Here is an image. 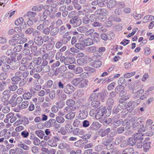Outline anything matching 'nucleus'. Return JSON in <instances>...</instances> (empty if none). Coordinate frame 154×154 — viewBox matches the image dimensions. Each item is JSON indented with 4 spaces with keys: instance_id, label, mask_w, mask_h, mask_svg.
Instances as JSON below:
<instances>
[{
    "instance_id": "19",
    "label": "nucleus",
    "mask_w": 154,
    "mask_h": 154,
    "mask_svg": "<svg viewBox=\"0 0 154 154\" xmlns=\"http://www.w3.org/2000/svg\"><path fill=\"white\" fill-rule=\"evenodd\" d=\"M110 131V128H108L105 130L100 129L99 131V134L102 137H104Z\"/></svg>"
},
{
    "instance_id": "45",
    "label": "nucleus",
    "mask_w": 154,
    "mask_h": 154,
    "mask_svg": "<svg viewBox=\"0 0 154 154\" xmlns=\"http://www.w3.org/2000/svg\"><path fill=\"white\" fill-rule=\"evenodd\" d=\"M83 72V69L81 67H78L74 69L73 72L76 74L81 73Z\"/></svg>"
},
{
    "instance_id": "25",
    "label": "nucleus",
    "mask_w": 154,
    "mask_h": 154,
    "mask_svg": "<svg viewBox=\"0 0 154 154\" xmlns=\"http://www.w3.org/2000/svg\"><path fill=\"white\" fill-rule=\"evenodd\" d=\"M137 142V141L135 137H130L128 140L127 143L128 145L134 146Z\"/></svg>"
},
{
    "instance_id": "59",
    "label": "nucleus",
    "mask_w": 154,
    "mask_h": 154,
    "mask_svg": "<svg viewBox=\"0 0 154 154\" xmlns=\"http://www.w3.org/2000/svg\"><path fill=\"white\" fill-rule=\"evenodd\" d=\"M58 31L57 29L54 28L52 29L50 31V34L51 35L54 36L56 35L58 33Z\"/></svg>"
},
{
    "instance_id": "28",
    "label": "nucleus",
    "mask_w": 154,
    "mask_h": 154,
    "mask_svg": "<svg viewBox=\"0 0 154 154\" xmlns=\"http://www.w3.org/2000/svg\"><path fill=\"white\" fill-rule=\"evenodd\" d=\"M47 143L49 146L53 147H56L57 145V143L53 139L48 141Z\"/></svg>"
},
{
    "instance_id": "53",
    "label": "nucleus",
    "mask_w": 154,
    "mask_h": 154,
    "mask_svg": "<svg viewBox=\"0 0 154 154\" xmlns=\"http://www.w3.org/2000/svg\"><path fill=\"white\" fill-rule=\"evenodd\" d=\"M31 151L33 153L37 154L39 152V148L38 147L34 146L32 147Z\"/></svg>"
},
{
    "instance_id": "23",
    "label": "nucleus",
    "mask_w": 154,
    "mask_h": 154,
    "mask_svg": "<svg viewBox=\"0 0 154 154\" xmlns=\"http://www.w3.org/2000/svg\"><path fill=\"white\" fill-rule=\"evenodd\" d=\"M56 122V120L53 119H50L48 121L45 122V125L48 127H51Z\"/></svg>"
},
{
    "instance_id": "10",
    "label": "nucleus",
    "mask_w": 154,
    "mask_h": 154,
    "mask_svg": "<svg viewBox=\"0 0 154 154\" xmlns=\"http://www.w3.org/2000/svg\"><path fill=\"white\" fill-rule=\"evenodd\" d=\"M49 24V21L48 20H46L42 24H41L38 26L37 27V29L40 31L43 30L44 28L48 26Z\"/></svg>"
},
{
    "instance_id": "1",
    "label": "nucleus",
    "mask_w": 154,
    "mask_h": 154,
    "mask_svg": "<svg viewBox=\"0 0 154 154\" xmlns=\"http://www.w3.org/2000/svg\"><path fill=\"white\" fill-rule=\"evenodd\" d=\"M22 75V72L17 71L15 74L14 75L11 79L13 84H17L19 83L21 79V77Z\"/></svg>"
},
{
    "instance_id": "13",
    "label": "nucleus",
    "mask_w": 154,
    "mask_h": 154,
    "mask_svg": "<svg viewBox=\"0 0 154 154\" xmlns=\"http://www.w3.org/2000/svg\"><path fill=\"white\" fill-rule=\"evenodd\" d=\"M73 133L75 135L80 136L85 134V132L83 130L77 128L73 130Z\"/></svg>"
},
{
    "instance_id": "2",
    "label": "nucleus",
    "mask_w": 154,
    "mask_h": 154,
    "mask_svg": "<svg viewBox=\"0 0 154 154\" xmlns=\"http://www.w3.org/2000/svg\"><path fill=\"white\" fill-rule=\"evenodd\" d=\"M85 108L86 107L84 106H80L79 107V109L80 112L79 116V119H83L87 117L88 114Z\"/></svg>"
},
{
    "instance_id": "64",
    "label": "nucleus",
    "mask_w": 154,
    "mask_h": 154,
    "mask_svg": "<svg viewBox=\"0 0 154 154\" xmlns=\"http://www.w3.org/2000/svg\"><path fill=\"white\" fill-rule=\"evenodd\" d=\"M133 151L131 148H127L123 151L122 154H131V152Z\"/></svg>"
},
{
    "instance_id": "31",
    "label": "nucleus",
    "mask_w": 154,
    "mask_h": 154,
    "mask_svg": "<svg viewBox=\"0 0 154 154\" xmlns=\"http://www.w3.org/2000/svg\"><path fill=\"white\" fill-rule=\"evenodd\" d=\"M49 6L48 5H45L44 6L43 5H41L39 7H35L33 8V9H34L35 10H39V11L40 10H41L43 8L45 10H47V9L49 8Z\"/></svg>"
},
{
    "instance_id": "42",
    "label": "nucleus",
    "mask_w": 154,
    "mask_h": 154,
    "mask_svg": "<svg viewBox=\"0 0 154 154\" xmlns=\"http://www.w3.org/2000/svg\"><path fill=\"white\" fill-rule=\"evenodd\" d=\"M59 33L61 35H63L65 33L66 31V29L64 25L62 26L59 29Z\"/></svg>"
},
{
    "instance_id": "57",
    "label": "nucleus",
    "mask_w": 154,
    "mask_h": 154,
    "mask_svg": "<svg viewBox=\"0 0 154 154\" xmlns=\"http://www.w3.org/2000/svg\"><path fill=\"white\" fill-rule=\"evenodd\" d=\"M16 84H13L10 85L8 87V89L10 91H14L17 89L18 88V86L16 85Z\"/></svg>"
},
{
    "instance_id": "26",
    "label": "nucleus",
    "mask_w": 154,
    "mask_h": 154,
    "mask_svg": "<svg viewBox=\"0 0 154 154\" xmlns=\"http://www.w3.org/2000/svg\"><path fill=\"white\" fill-rule=\"evenodd\" d=\"M116 2L114 0H110L107 4V6L109 8H112L115 7Z\"/></svg>"
},
{
    "instance_id": "3",
    "label": "nucleus",
    "mask_w": 154,
    "mask_h": 154,
    "mask_svg": "<svg viewBox=\"0 0 154 154\" xmlns=\"http://www.w3.org/2000/svg\"><path fill=\"white\" fill-rule=\"evenodd\" d=\"M10 93L11 91L9 90H6L2 93L3 96L2 98V101L5 105H7L8 104V100L10 97Z\"/></svg>"
},
{
    "instance_id": "36",
    "label": "nucleus",
    "mask_w": 154,
    "mask_h": 154,
    "mask_svg": "<svg viewBox=\"0 0 154 154\" xmlns=\"http://www.w3.org/2000/svg\"><path fill=\"white\" fill-rule=\"evenodd\" d=\"M81 79L76 78L74 79L72 82V84L75 86L79 87Z\"/></svg>"
},
{
    "instance_id": "61",
    "label": "nucleus",
    "mask_w": 154,
    "mask_h": 154,
    "mask_svg": "<svg viewBox=\"0 0 154 154\" xmlns=\"http://www.w3.org/2000/svg\"><path fill=\"white\" fill-rule=\"evenodd\" d=\"M48 14V13L46 11L44 12L43 15L40 16V20L42 21H44L46 19Z\"/></svg>"
},
{
    "instance_id": "7",
    "label": "nucleus",
    "mask_w": 154,
    "mask_h": 154,
    "mask_svg": "<svg viewBox=\"0 0 154 154\" xmlns=\"http://www.w3.org/2000/svg\"><path fill=\"white\" fill-rule=\"evenodd\" d=\"M101 38L104 40H111L114 38L113 33H110L109 34H106L105 33H102L101 35Z\"/></svg>"
},
{
    "instance_id": "12",
    "label": "nucleus",
    "mask_w": 154,
    "mask_h": 154,
    "mask_svg": "<svg viewBox=\"0 0 154 154\" xmlns=\"http://www.w3.org/2000/svg\"><path fill=\"white\" fill-rule=\"evenodd\" d=\"M101 126V125L98 122H93L90 127V128L92 130H97Z\"/></svg>"
},
{
    "instance_id": "60",
    "label": "nucleus",
    "mask_w": 154,
    "mask_h": 154,
    "mask_svg": "<svg viewBox=\"0 0 154 154\" xmlns=\"http://www.w3.org/2000/svg\"><path fill=\"white\" fill-rule=\"evenodd\" d=\"M27 80L26 78H24L20 80L19 83V85L20 87L23 86L26 83Z\"/></svg>"
},
{
    "instance_id": "24",
    "label": "nucleus",
    "mask_w": 154,
    "mask_h": 154,
    "mask_svg": "<svg viewBox=\"0 0 154 154\" xmlns=\"http://www.w3.org/2000/svg\"><path fill=\"white\" fill-rule=\"evenodd\" d=\"M91 66L96 68H98L100 67L102 65V62L100 61H94L91 63Z\"/></svg>"
},
{
    "instance_id": "47",
    "label": "nucleus",
    "mask_w": 154,
    "mask_h": 154,
    "mask_svg": "<svg viewBox=\"0 0 154 154\" xmlns=\"http://www.w3.org/2000/svg\"><path fill=\"white\" fill-rule=\"evenodd\" d=\"M85 60L84 58L79 59L77 60V62L79 65L83 66L86 63Z\"/></svg>"
},
{
    "instance_id": "29",
    "label": "nucleus",
    "mask_w": 154,
    "mask_h": 154,
    "mask_svg": "<svg viewBox=\"0 0 154 154\" xmlns=\"http://www.w3.org/2000/svg\"><path fill=\"white\" fill-rule=\"evenodd\" d=\"M23 97L24 100H29L32 97V94L28 92L24 93L23 94Z\"/></svg>"
},
{
    "instance_id": "30",
    "label": "nucleus",
    "mask_w": 154,
    "mask_h": 154,
    "mask_svg": "<svg viewBox=\"0 0 154 154\" xmlns=\"http://www.w3.org/2000/svg\"><path fill=\"white\" fill-rule=\"evenodd\" d=\"M75 112H70L67 114L65 116V118L68 119L72 120L75 116Z\"/></svg>"
},
{
    "instance_id": "22",
    "label": "nucleus",
    "mask_w": 154,
    "mask_h": 154,
    "mask_svg": "<svg viewBox=\"0 0 154 154\" xmlns=\"http://www.w3.org/2000/svg\"><path fill=\"white\" fill-rule=\"evenodd\" d=\"M29 103L28 101L25 100L22 102L21 104L19 105V107L21 109H26L28 106Z\"/></svg>"
},
{
    "instance_id": "21",
    "label": "nucleus",
    "mask_w": 154,
    "mask_h": 154,
    "mask_svg": "<svg viewBox=\"0 0 154 154\" xmlns=\"http://www.w3.org/2000/svg\"><path fill=\"white\" fill-rule=\"evenodd\" d=\"M88 83L87 80L84 79H81L78 87L79 88H83L87 86Z\"/></svg>"
},
{
    "instance_id": "8",
    "label": "nucleus",
    "mask_w": 154,
    "mask_h": 154,
    "mask_svg": "<svg viewBox=\"0 0 154 154\" xmlns=\"http://www.w3.org/2000/svg\"><path fill=\"white\" fill-rule=\"evenodd\" d=\"M75 88L71 85H67L64 88V91L66 94H70L74 91Z\"/></svg>"
},
{
    "instance_id": "15",
    "label": "nucleus",
    "mask_w": 154,
    "mask_h": 154,
    "mask_svg": "<svg viewBox=\"0 0 154 154\" xmlns=\"http://www.w3.org/2000/svg\"><path fill=\"white\" fill-rule=\"evenodd\" d=\"M144 134L142 133H137L134 134V137L135 138L137 141L139 140L142 141L144 139Z\"/></svg>"
},
{
    "instance_id": "56",
    "label": "nucleus",
    "mask_w": 154,
    "mask_h": 154,
    "mask_svg": "<svg viewBox=\"0 0 154 154\" xmlns=\"http://www.w3.org/2000/svg\"><path fill=\"white\" fill-rule=\"evenodd\" d=\"M21 135L22 137L24 138H27L29 135V132L26 130H25L21 132Z\"/></svg>"
},
{
    "instance_id": "49",
    "label": "nucleus",
    "mask_w": 154,
    "mask_h": 154,
    "mask_svg": "<svg viewBox=\"0 0 154 154\" xmlns=\"http://www.w3.org/2000/svg\"><path fill=\"white\" fill-rule=\"evenodd\" d=\"M85 70L88 72L90 73H93L96 71L95 69L89 66H87L84 68Z\"/></svg>"
},
{
    "instance_id": "50",
    "label": "nucleus",
    "mask_w": 154,
    "mask_h": 154,
    "mask_svg": "<svg viewBox=\"0 0 154 154\" xmlns=\"http://www.w3.org/2000/svg\"><path fill=\"white\" fill-rule=\"evenodd\" d=\"M150 143L149 142L146 143L143 145V147L145 152H147L150 148Z\"/></svg>"
},
{
    "instance_id": "20",
    "label": "nucleus",
    "mask_w": 154,
    "mask_h": 154,
    "mask_svg": "<svg viewBox=\"0 0 154 154\" xmlns=\"http://www.w3.org/2000/svg\"><path fill=\"white\" fill-rule=\"evenodd\" d=\"M83 43H84L85 45L88 46L93 44V41L92 39L88 38L83 40Z\"/></svg>"
},
{
    "instance_id": "34",
    "label": "nucleus",
    "mask_w": 154,
    "mask_h": 154,
    "mask_svg": "<svg viewBox=\"0 0 154 154\" xmlns=\"http://www.w3.org/2000/svg\"><path fill=\"white\" fill-rule=\"evenodd\" d=\"M35 134L40 138L42 139L45 135L44 132L41 130L36 131Z\"/></svg>"
},
{
    "instance_id": "14",
    "label": "nucleus",
    "mask_w": 154,
    "mask_h": 154,
    "mask_svg": "<svg viewBox=\"0 0 154 154\" xmlns=\"http://www.w3.org/2000/svg\"><path fill=\"white\" fill-rule=\"evenodd\" d=\"M102 95V94L100 93L97 94L93 93L90 96V99L91 101H92L95 99H100Z\"/></svg>"
},
{
    "instance_id": "38",
    "label": "nucleus",
    "mask_w": 154,
    "mask_h": 154,
    "mask_svg": "<svg viewBox=\"0 0 154 154\" xmlns=\"http://www.w3.org/2000/svg\"><path fill=\"white\" fill-rule=\"evenodd\" d=\"M78 31L81 33H85L88 30L87 28L85 26H80L77 28Z\"/></svg>"
},
{
    "instance_id": "17",
    "label": "nucleus",
    "mask_w": 154,
    "mask_h": 154,
    "mask_svg": "<svg viewBox=\"0 0 154 154\" xmlns=\"http://www.w3.org/2000/svg\"><path fill=\"white\" fill-rule=\"evenodd\" d=\"M110 141L111 140H110L107 139L103 142V144L105 146H107L106 149L108 150L110 149L113 146L112 144H111Z\"/></svg>"
},
{
    "instance_id": "35",
    "label": "nucleus",
    "mask_w": 154,
    "mask_h": 154,
    "mask_svg": "<svg viewBox=\"0 0 154 154\" xmlns=\"http://www.w3.org/2000/svg\"><path fill=\"white\" fill-rule=\"evenodd\" d=\"M36 13L35 12L30 11L27 13V16L29 17V19L33 20H34L35 16L36 15Z\"/></svg>"
},
{
    "instance_id": "40",
    "label": "nucleus",
    "mask_w": 154,
    "mask_h": 154,
    "mask_svg": "<svg viewBox=\"0 0 154 154\" xmlns=\"http://www.w3.org/2000/svg\"><path fill=\"white\" fill-rule=\"evenodd\" d=\"M69 146V145L67 144L64 142H62L60 143L58 146V148L60 149H63L66 148H68Z\"/></svg>"
},
{
    "instance_id": "6",
    "label": "nucleus",
    "mask_w": 154,
    "mask_h": 154,
    "mask_svg": "<svg viewBox=\"0 0 154 154\" xmlns=\"http://www.w3.org/2000/svg\"><path fill=\"white\" fill-rule=\"evenodd\" d=\"M141 119L140 118H138L136 120L134 118H131L129 121V122L132 123L133 128H135L138 126L141 123Z\"/></svg>"
},
{
    "instance_id": "11",
    "label": "nucleus",
    "mask_w": 154,
    "mask_h": 154,
    "mask_svg": "<svg viewBox=\"0 0 154 154\" xmlns=\"http://www.w3.org/2000/svg\"><path fill=\"white\" fill-rule=\"evenodd\" d=\"M35 43L37 45L40 46L43 44L42 37L41 36H36L34 39Z\"/></svg>"
},
{
    "instance_id": "4",
    "label": "nucleus",
    "mask_w": 154,
    "mask_h": 154,
    "mask_svg": "<svg viewBox=\"0 0 154 154\" xmlns=\"http://www.w3.org/2000/svg\"><path fill=\"white\" fill-rule=\"evenodd\" d=\"M82 22L81 19L75 16L70 20L69 23L72 25L73 27H75L80 26Z\"/></svg>"
},
{
    "instance_id": "37",
    "label": "nucleus",
    "mask_w": 154,
    "mask_h": 154,
    "mask_svg": "<svg viewBox=\"0 0 154 154\" xmlns=\"http://www.w3.org/2000/svg\"><path fill=\"white\" fill-rule=\"evenodd\" d=\"M81 122L79 119H75L73 123V125L75 127H79L81 125Z\"/></svg>"
},
{
    "instance_id": "54",
    "label": "nucleus",
    "mask_w": 154,
    "mask_h": 154,
    "mask_svg": "<svg viewBox=\"0 0 154 154\" xmlns=\"http://www.w3.org/2000/svg\"><path fill=\"white\" fill-rule=\"evenodd\" d=\"M124 89V87L122 85H118L116 87L115 91L117 93L120 92L122 90Z\"/></svg>"
},
{
    "instance_id": "43",
    "label": "nucleus",
    "mask_w": 154,
    "mask_h": 154,
    "mask_svg": "<svg viewBox=\"0 0 154 154\" xmlns=\"http://www.w3.org/2000/svg\"><path fill=\"white\" fill-rule=\"evenodd\" d=\"M143 18L145 19L144 22H146L153 20L154 19V17L152 15H147L145 16Z\"/></svg>"
},
{
    "instance_id": "18",
    "label": "nucleus",
    "mask_w": 154,
    "mask_h": 154,
    "mask_svg": "<svg viewBox=\"0 0 154 154\" xmlns=\"http://www.w3.org/2000/svg\"><path fill=\"white\" fill-rule=\"evenodd\" d=\"M107 11L104 8L98 9L95 11V13L100 15H104L106 14Z\"/></svg>"
},
{
    "instance_id": "5",
    "label": "nucleus",
    "mask_w": 154,
    "mask_h": 154,
    "mask_svg": "<svg viewBox=\"0 0 154 154\" xmlns=\"http://www.w3.org/2000/svg\"><path fill=\"white\" fill-rule=\"evenodd\" d=\"M107 111L106 108L105 107H103L102 108L98 109L96 115H95V118L97 119H103L104 118V113Z\"/></svg>"
},
{
    "instance_id": "63",
    "label": "nucleus",
    "mask_w": 154,
    "mask_h": 154,
    "mask_svg": "<svg viewBox=\"0 0 154 154\" xmlns=\"http://www.w3.org/2000/svg\"><path fill=\"white\" fill-rule=\"evenodd\" d=\"M125 82V79L123 77L119 78L118 81V84L120 85H122L124 84Z\"/></svg>"
},
{
    "instance_id": "32",
    "label": "nucleus",
    "mask_w": 154,
    "mask_h": 154,
    "mask_svg": "<svg viewBox=\"0 0 154 154\" xmlns=\"http://www.w3.org/2000/svg\"><path fill=\"white\" fill-rule=\"evenodd\" d=\"M34 44L33 41L32 40H30L28 41L27 43L24 44V47L25 48H31L34 45Z\"/></svg>"
},
{
    "instance_id": "55",
    "label": "nucleus",
    "mask_w": 154,
    "mask_h": 154,
    "mask_svg": "<svg viewBox=\"0 0 154 154\" xmlns=\"http://www.w3.org/2000/svg\"><path fill=\"white\" fill-rule=\"evenodd\" d=\"M100 103L98 99H95L93 100L91 103V105L93 107L98 106Z\"/></svg>"
},
{
    "instance_id": "44",
    "label": "nucleus",
    "mask_w": 154,
    "mask_h": 154,
    "mask_svg": "<svg viewBox=\"0 0 154 154\" xmlns=\"http://www.w3.org/2000/svg\"><path fill=\"white\" fill-rule=\"evenodd\" d=\"M75 46L77 48L80 50H83L85 48L84 43H77L75 44Z\"/></svg>"
},
{
    "instance_id": "33",
    "label": "nucleus",
    "mask_w": 154,
    "mask_h": 154,
    "mask_svg": "<svg viewBox=\"0 0 154 154\" xmlns=\"http://www.w3.org/2000/svg\"><path fill=\"white\" fill-rule=\"evenodd\" d=\"M32 137H31L30 139L33 140V143L35 145H39L40 143V140L39 139L36 137H34L32 138Z\"/></svg>"
},
{
    "instance_id": "52",
    "label": "nucleus",
    "mask_w": 154,
    "mask_h": 154,
    "mask_svg": "<svg viewBox=\"0 0 154 154\" xmlns=\"http://www.w3.org/2000/svg\"><path fill=\"white\" fill-rule=\"evenodd\" d=\"M23 48V46L21 45H18L15 47L13 49L14 52H19Z\"/></svg>"
},
{
    "instance_id": "16",
    "label": "nucleus",
    "mask_w": 154,
    "mask_h": 154,
    "mask_svg": "<svg viewBox=\"0 0 154 154\" xmlns=\"http://www.w3.org/2000/svg\"><path fill=\"white\" fill-rule=\"evenodd\" d=\"M75 101L71 99L68 100L66 102V104L67 106L71 107H75L76 110L78 107L76 105H75Z\"/></svg>"
},
{
    "instance_id": "39",
    "label": "nucleus",
    "mask_w": 154,
    "mask_h": 154,
    "mask_svg": "<svg viewBox=\"0 0 154 154\" xmlns=\"http://www.w3.org/2000/svg\"><path fill=\"white\" fill-rule=\"evenodd\" d=\"M23 17H21L16 20L15 22V24L17 26H21L23 24Z\"/></svg>"
},
{
    "instance_id": "46",
    "label": "nucleus",
    "mask_w": 154,
    "mask_h": 154,
    "mask_svg": "<svg viewBox=\"0 0 154 154\" xmlns=\"http://www.w3.org/2000/svg\"><path fill=\"white\" fill-rule=\"evenodd\" d=\"M74 76V74L70 72H66L64 74V77L66 78H72Z\"/></svg>"
},
{
    "instance_id": "62",
    "label": "nucleus",
    "mask_w": 154,
    "mask_h": 154,
    "mask_svg": "<svg viewBox=\"0 0 154 154\" xmlns=\"http://www.w3.org/2000/svg\"><path fill=\"white\" fill-rule=\"evenodd\" d=\"M56 120L57 122L60 123H62L64 121V118L61 116H58L56 118Z\"/></svg>"
},
{
    "instance_id": "51",
    "label": "nucleus",
    "mask_w": 154,
    "mask_h": 154,
    "mask_svg": "<svg viewBox=\"0 0 154 154\" xmlns=\"http://www.w3.org/2000/svg\"><path fill=\"white\" fill-rule=\"evenodd\" d=\"M98 110V109H91L90 110L89 113L90 116L92 117L94 116L95 117V115H96Z\"/></svg>"
},
{
    "instance_id": "58",
    "label": "nucleus",
    "mask_w": 154,
    "mask_h": 154,
    "mask_svg": "<svg viewBox=\"0 0 154 154\" xmlns=\"http://www.w3.org/2000/svg\"><path fill=\"white\" fill-rule=\"evenodd\" d=\"M42 72L43 73H46L48 72L50 70L49 66H42Z\"/></svg>"
},
{
    "instance_id": "9",
    "label": "nucleus",
    "mask_w": 154,
    "mask_h": 154,
    "mask_svg": "<svg viewBox=\"0 0 154 154\" xmlns=\"http://www.w3.org/2000/svg\"><path fill=\"white\" fill-rule=\"evenodd\" d=\"M144 92V90L143 89H140L139 90L136 91L133 88L132 89V94H133V97L136 99L137 97H139L140 95H142Z\"/></svg>"
},
{
    "instance_id": "27",
    "label": "nucleus",
    "mask_w": 154,
    "mask_h": 154,
    "mask_svg": "<svg viewBox=\"0 0 154 154\" xmlns=\"http://www.w3.org/2000/svg\"><path fill=\"white\" fill-rule=\"evenodd\" d=\"M75 107H71L68 106H66L63 109V112L66 113L67 112H70L75 110Z\"/></svg>"
},
{
    "instance_id": "48",
    "label": "nucleus",
    "mask_w": 154,
    "mask_h": 154,
    "mask_svg": "<svg viewBox=\"0 0 154 154\" xmlns=\"http://www.w3.org/2000/svg\"><path fill=\"white\" fill-rule=\"evenodd\" d=\"M94 29H91L88 31H86L85 33V35L87 36H90L91 37L94 32Z\"/></svg>"
},
{
    "instance_id": "41",
    "label": "nucleus",
    "mask_w": 154,
    "mask_h": 154,
    "mask_svg": "<svg viewBox=\"0 0 154 154\" xmlns=\"http://www.w3.org/2000/svg\"><path fill=\"white\" fill-rule=\"evenodd\" d=\"M96 48L94 46H91L88 47L86 48L85 51L86 52H94L96 51Z\"/></svg>"
}]
</instances>
